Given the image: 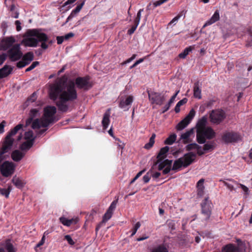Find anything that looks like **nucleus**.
<instances>
[{
    "mask_svg": "<svg viewBox=\"0 0 252 252\" xmlns=\"http://www.w3.org/2000/svg\"><path fill=\"white\" fill-rule=\"evenodd\" d=\"M35 138H33L30 140L26 141L23 142L20 146V149L22 151H28L29 150L33 145Z\"/></svg>",
    "mask_w": 252,
    "mask_h": 252,
    "instance_id": "25",
    "label": "nucleus"
},
{
    "mask_svg": "<svg viewBox=\"0 0 252 252\" xmlns=\"http://www.w3.org/2000/svg\"><path fill=\"white\" fill-rule=\"evenodd\" d=\"M148 97L152 104L161 105L165 100V97L159 93L147 91Z\"/></svg>",
    "mask_w": 252,
    "mask_h": 252,
    "instance_id": "12",
    "label": "nucleus"
},
{
    "mask_svg": "<svg viewBox=\"0 0 252 252\" xmlns=\"http://www.w3.org/2000/svg\"><path fill=\"white\" fill-rule=\"evenodd\" d=\"M222 252H245V250L242 247H236L233 244H229L224 246Z\"/></svg>",
    "mask_w": 252,
    "mask_h": 252,
    "instance_id": "16",
    "label": "nucleus"
},
{
    "mask_svg": "<svg viewBox=\"0 0 252 252\" xmlns=\"http://www.w3.org/2000/svg\"><path fill=\"white\" fill-rule=\"evenodd\" d=\"M39 64V62L37 61L34 62L32 63V64L26 69V71H30L34 68L38 64Z\"/></svg>",
    "mask_w": 252,
    "mask_h": 252,
    "instance_id": "54",
    "label": "nucleus"
},
{
    "mask_svg": "<svg viewBox=\"0 0 252 252\" xmlns=\"http://www.w3.org/2000/svg\"><path fill=\"white\" fill-rule=\"evenodd\" d=\"M38 112V110L37 109H32L31 110L30 116L32 118H34L37 115V114Z\"/></svg>",
    "mask_w": 252,
    "mask_h": 252,
    "instance_id": "63",
    "label": "nucleus"
},
{
    "mask_svg": "<svg viewBox=\"0 0 252 252\" xmlns=\"http://www.w3.org/2000/svg\"><path fill=\"white\" fill-rule=\"evenodd\" d=\"M11 190V187L10 186H8L7 189L0 188V194L2 196H4L6 198H8Z\"/></svg>",
    "mask_w": 252,
    "mask_h": 252,
    "instance_id": "38",
    "label": "nucleus"
},
{
    "mask_svg": "<svg viewBox=\"0 0 252 252\" xmlns=\"http://www.w3.org/2000/svg\"><path fill=\"white\" fill-rule=\"evenodd\" d=\"M50 98L55 100L59 97L56 105L60 111L65 112L68 109V101H73L77 98V93L74 81L69 80L67 83L60 80L52 84L50 89Z\"/></svg>",
    "mask_w": 252,
    "mask_h": 252,
    "instance_id": "1",
    "label": "nucleus"
},
{
    "mask_svg": "<svg viewBox=\"0 0 252 252\" xmlns=\"http://www.w3.org/2000/svg\"><path fill=\"white\" fill-rule=\"evenodd\" d=\"M12 182L17 188L19 189L23 188L25 184V183L23 180L16 176L13 177Z\"/></svg>",
    "mask_w": 252,
    "mask_h": 252,
    "instance_id": "29",
    "label": "nucleus"
},
{
    "mask_svg": "<svg viewBox=\"0 0 252 252\" xmlns=\"http://www.w3.org/2000/svg\"><path fill=\"white\" fill-rule=\"evenodd\" d=\"M1 28L2 29L3 33H5L6 32V29L8 27L7 23L5 21H3L1 23Z\"/></svg>",
    "mask_w": 252,
    "mask_h": 252,
    "instance_id": "61",
    "label": "nucleus"
},
{
    "mask_svg": "<svg viewBox=\"0 0 252 252\" xmlns=\"http://www.w3.org/2000/svg\"><path fill=\"white\" fill-rule=\"evenodd\" d=\"M15 42V39L12 36L5 37L1 40L0 43V48L3 50H6L10 47Z\"/></svg>",
    "mask_w": 252,
    "mask_h": 252,
    "instance_id": "15",
    "label": "nucleus"
},
{
    "mask_svg": "<svg viewBox=\"0 0 252 252\" xmlns=\"http://www.w3.org/2000/svg\"><path fill=\"white\" fill-rule=\"evenodd\" d=\"M172 163V160L165 159L164 160H161L160 162H158V159L156 162H155L153 166L152 167V169H154L158 166V170H162L166 165L171 166Z\"/></svg>",
    "mask_w": 252,
    "mask_h": 252,
    "instance_id": "17",
    "label": "nucleus"
},
{
    "mask_svg": "<svg viewBox=\"0 0 252 252\" xmlns=\"http://www.w3.org/2000/svg\"><path fill=\"white\" fill-rule=\"evenodd\" d=\"M23 43L26 46L36 47L38 43V40L34 37H29L23 39Z\"/></svg>",
    "mask_w": 252,
    "mask_h": 252,
    "instance_id": "21",
    "label": "nucleus"
},
{
    "mask_svg": "<svg viewBox=\"0 0 252 252\" xmlns=\"http://www.w3.org/2000/svg\"><path fill=\"white\" fill-rule=\"evenodd\" d=\"M220 19V13L219 10H216L213 16L209 19L208 21L206 22L204 25L203 26V28L205 27L211 25L215 22L218 21Z\"/></svg>",
    "mask_w": 252,
    "mask_h": 252,
    "instance_id": "19",
    "label": "nucleus"
},
{
    "mask_svg": "<svg viewBox=\"0 0 252 252\" xmlns=\"http://www.w3.org/2000/svg\"><path fill=\"white\" fill-rule=\"evenodd\" d=\"M48 234V233H47V232H45L44 233V235L43 236V237H42L41 238V240L40 241V242L36 245V247L35 248H38L39 247H40L41 246L43 245V244L45 242V234Z\"/></svg>",
    "mask_w": 252,
    "mask_h": 252,
    "instance_id": "58",
    "label": "nucleus"
},
{
    "mask_svg": "<svg viewBox=\"0 0 252 252\" xmlns=\"http://www.w3.org/2000/svg\"><path fill=\"white\" fill-rule=\"evenodd\" d=\"M117 202H118V200L113 201L111 203L110 206H109V207L107 210L113 213V211L115 209V208L116 207Z\"/></svg>",
    "mask_w": 252,
    "mask_h": 252,
    "instance_id": "47",
    "label": "nucleus"
},
{
    "mask_svg": "<svg viewBox=\"0 0 252 252\" xmlns=\"http://www.w3.org/2000/svg\"><path fill=\"white\" fill-rule=\"evenodd\" d=\"M109 117L110 115L107 113H105L103 115V119L102 121V125L103 127V128L105 129L108 127V125L109 124Z\"/></svg>",
    "mask_w": 252,
    "mask_h": 252,
    "instance_id": "35",
    "label": "nucleus"
},
{
    "mask_svg": "<svg viewBox=\"0 0 252 252\" xmlns=\"http://www.w3.org/2000/svg\"><path fill=\"white\" fill-rule=\"evenodd\" d=\"M215 132L211 127L196 131V140L199 144H204L207 139H212L215 136Z\"/></svg>",
    "mask_w": 252,
    "mask_h": 252,
    "instance_id": "4",
    "label": "nucleus"
},
{
    "mask_svg": "<svg viewBox=\"0 0 252 252\" xmlns=\"http://www.w3.org/2000/svg\"><path fill=\"white\" fill-rule=\"evenodd\" d=\"M141 226V223L140 222H137L135 225L134 226L133 229H132V232L131 234V236H133L136 233L137 230L139 228V227Z\"/></svg>",
    "mask_w": 252,
    "mask_h": 252,
    "instance_id": "50",
    "label": "nucleus"
},
{
    "mask_svg": "<svg viewBox=\"0 0 252 252\" xmlns=\"http://www.w3.org/2000/svg\"><path fill=\"white\" fill-rule=\"evenodd\" d=\"M133 102V96H128L125 100H121L119 103V107L124 109V111H127L129 109V106Z\"/></svg>",
    "mask_w": 252,
    "mask_h": 252,
    "instance_id": "18",
    "label": "nucleus"
},
{
    "mask_svg": "<svg viewBox=\"0 0 252 252\" xmlns=\"http://www.w3.org/2000/svg\"><path fill=\"white\" fill-rule=\"evenodd\" d=\"M188 101V99L187 98H184L182 100H180L176 105L174 110L176 113H179L180 111V107L186 104Z\"/></svg>",
    "mask_w": 252,
    "mask_h": 252,
    "instance_id": "37",
    "label": "nucleus"
},
{
    "mask_svg": "<svg viewBox=\"0 0 252 252\" xmlns=\"http://www.w3.org/2000/svg\"><path fill=\"white\" fill-rule=\"evenodd\" d=\"M150 252H169V251L164 245H159L153 248Z\"/></svg>",
    "mask_w": 252,
    "mask_h": 252,
    "instance_id": "33",
    "label": "nucleus"
},
{
    "mask_svg": "<svg viewBox=\"0 0 252 252\" xmlns=\"http://www.w3.org/2000/svg\"><path fill=\"white\" fill-rule=\"evenodd\" d=\"M156 135L155 133H153L151 137L150 138L149 141L148 143H146L144 148L146 149H150L151 148L154 143H155V139L156 138Z\"/></svg>",
    "mask_w": 252,
    "mask_h": 252,
    "instance_id": "36",
    "label": "nucleus"
},
{
    "mask_svg": "<svg viewBox=\"0 0 252 252\" xmlns=\"http://www.w3.org/2000/svg\"><path fill=\"white\" fill-rule=\"evenodd\" d=\"M9 59L11 61H16L20 59L23 56V53L21 51L20 46L16 44L13 46L7 52Z\"/></svg>",
    "mask_w": 252,
    "mask_h": 252,
    "instance_id": "11",
    "label": "nucleus"
},
{
    "mask_svg": "<svg viewBox=\"0 0 252 252\" xmlns=\"http://www.w3.org/2000/svg\"><path fill=\"white\" fill-rule=\"evenodd\" d=\"M90 78L88 76L78 77L75 80V86L78 89L88 91L92 88V85L90 81Z\"/></svg>",
    "mask_w": 252,
    "mask_h": 252,
    "instance_id": "9",
    "label": "nucleus"
},
{
    "mask_svg": "<svg viewBox=\"0 0 252 252\" xmlns=\"http://www.w3.org/2000/svg\"><path fill=\"white\" fill-rule=\"evenodd\" d=\"M37 98V94L36 92H34L29 97L28 99V102H34Z\"/></svg>",
    "mask_w": 252,
    "mask_h": 252,
    "instance_id": "52",
    "label": "nucleus"
},
{
    "mask_svg": "<svg viewBox=\"0 0 252 252\" xmlns=\"http://www.w3.org/2000/svg\"><path fill=\"white\" fill-rule=\"evenodd\" d=\"M29 35L35 36L36 37L38 42L47 41L48 37L47 35L43 32H42L40 30L37 29H33L28 32Z\"/></svg>",
    "mask_w": 252,
    "mask_h": 252,
    "instance_id": "14",
    "label": "nucleus"
},
{
    "mask_svg": "<svg viewBox=\"0 0 252 252\" xmlns=\"http://www.w3.org/2000/svg\"><path fill=\"white\" fill-rule=\"evenodd\" d=\"M25 153L22 152L19 150H16L13 151L11 153V158L15 161H19L21 160L25 156Z\"/></svg>",
    "mask_w": 252,
    "mask_h": 252,
    "instance_id": "20",
    "label": "nucleus"
},
{
    "mask_svg": "<svg viewBox=\"0 0 252 252\" xmlns=\"http://www.w3.org/2000/svg\"><path fill=\"white\" fill-rule=\"evenodd\" d=\"M27 65H28L27 63H26L23 59L17 63V66L18 68H22Z\"/></svg>",
    "mask_w": 252,
    "mask_h": 252,
    "instance_id": "60",
    "label": "nucleus"
},
{
    "mask_svg": "<svg viewBox=\"0 0 252 252\" xmlns=\"http://www.w3.org/2000/svg\"><path fill=\"white\" fill-rule=\"evenodd\" d=\"M207 121V118L206 116H203L200 119L196 125V131L207 128L208 126H206Z\"/></svg>",
    "mask_w": 252,
    "mask_h": 252,
    "instance_id": "23",
    "label": "nucleus"
},
{
    "mask_svg": "<svg viewBox=\"0 0 252 252\" xmlns=\"http://www.w3.org/2000/svg\"><path fill=\"white\" fill-rule=\"evenodd\" d=\"M15 166L12 162L5 161L0 164V171L3 176H10L14 172Z\"/></svg>",
    "mask_w": 252,
    "mask_h": 252,
    "instance_id": "10",
    "label": "nucleus"
},
{
    "mask_svg": "<svg viewBox=\"0 0 252 252\" xmlns=\"http://www.w3.org/2000/svg\"><path fill=\"white\" fill-rule=\"evenodd\" d=\"M214 148V145L213 143H207L204 145L203 150L204 151H208L212 150Z\"/></svg>",
    "mask_w": 252,
    "mask_h": 252,
    "instance_id": "46",
    "label": "nucleus"
},
{
    "mask_svg": "<svg viewBox=\"0 0 252 252\" xmlns=\"http://www.w3.org/2000/svg\"><path fill=\"white\" fill-rule=\"evenodd\" d=\"M172 104V103H170L168 101V103L162 108L161 113L163 114V113H165L166 111H167L169 109V108Z\"/></svg>",
    "mask_w": 252,
    "mask_h": 252,
    "instance_id": "57",
    "label": "nucleus"
},
{
    "mask_svg": "<svg viewBox=\"0 0 252 252\" xmlns=\"http://www.w3.org/2000/svg\"><path fill=\"white\" fill-rule=\"evenodd\" d=\"M145 171V169H144L142 171H140L135 176V177L130 181V184H133L139 177H140L142 174Z\"/></svg>",
    "mask_w": 252,
    "mask_h": 252,
    "instance_id": "53",
    "label": "nucleus"
},
{
    "mask_svg": "<svg viewBox=\"0 0 252 252\" xmlns=\"http://www.w3.org/2000/svg\"><path fill=\"white\" fill-rule=\"evenodd\" d=\"M220 182H222L224 185L226 186L229 190L231 191L233 190L234 189V186L232 184H229L222 179L220 180Z\"/></svg>",
    "mask_w": 252,
    "mask_h": 252,
    "instance_id": "55",
    "label": "nucleus"
},
{
    "mask_svg": "<svg viewBox=\"0 0 252 252\" xmlns=\"http://www.w3.org/2000/svg\"><path fill=\"white\" fill-rule=\"evenodd\" d=\"M12 70V68L8 65H4L0 69V77L1 78L7 77L9 75Z\"/></svg>",
    "mask_w": 252,
    "mask_h": 252,
    "instance_id": "24",
    "label": "nucleus"
},
{
    "mask_svg": "<svg viewBox=\"0 0 252 252\" xmlns=\"http://www.w3.org/2000/svg\"><path fill=\"white\" fill-rule=\"evenodd\" d=\"M201 213L204 215L205 220L209 219L211 214L213 205L208 197L205 198L201 204Z\"/></svg>",
    "mask_w": 252,
    "mask_h": 252,
    "instance_id": "8",
    "label": "nucleus"
},
{
    "mask_svg": "<svg viewBox=\"0 0 252 252\" xmlns=\"http://www.w3.org/2000/svg\"><path fill=\"white\" fill-rule=\"evenodd\" d=\"M85 3V1H83L82 3H81L80 4L78 5L74 9H73L70 14L69 15V16L67 17L66 21L65 22V23H67L70 20L72 19L75 15L78 13L82 9V7L83 6L84 4Z\"/></svg>",
    "mask_w": 252,
    "mask_h": 252,
    "instance_id": "22",
    "label": "nucleus"
},
{
    "mask_svg": "<svg viewBox=\"0 0 252 252\" xmlns=\"http://www.w3.org/2000/svg\"><path fill=\"white\" fill-rule=\"evenodd\" d=\"M187 150L188 151H190L193 149H197V154L199 156H201L204 154V152L201 150H200L199 149L201 148V146L198 145L195 143H191L189 144H188L186 146Z\"/></svg>",
    "mask_w": 252,
    "mask_h": 252,
    "instance_id": "26",
    "label": "nucleus"
},
{
    "mask_svg": "<svg viewBox=\"0 0 252 252\" xmlns=\"http://www.w3.org/2000/svg\"><path fill=\"white\" fill-rule=\"evenodd\" d=\"M33 53L29 52L23 56L22 59L29 64L33 60Z\"/></svg>",
    "mask_w": 252,
    "mask_h": 252,
    "instance_id": "34",
    "label": "nucleus"
},
{
    "mask_svg": "<svg viewBox=\"0 0 252 252\" xmlns=\"http://www.w3.org/2000/svg\"><path fill=\"white\" fill-rule=\"evenodd\" d=\"M43 119L42 118L40 120L38 119H35L32 122V127L33 129L39 128L41 127H46L48 126H43Z\"/></svg>",
    "mask_w": 252,
    "mask_h": 252,
    "instance_id": "31",
    "label": "nucleus"
},
{
    "mask_svg": "<svg viewBox=\"0 0 252 252\" xmlns=\"http://www.w3.org/2000/svg\"><path fill=\"white\" fill-rule=\"evenodd\" d=\"M167 224L169 228L171 230L175 229V222L173 220H168L167 221Z\"/></svg>",
    "mask_w": 252,
    "mask_h": 252,
    "instance_id": "49",
    "label": "nucleus"
},
{
    "mask_svg": "<svg viewBox=\"0 0 252 252\" xmlns=\"http://www.w3.org/2000/svg\"><path fill=\"white\" fill-rule=\"evenodd\" d=\"M57 112L55 106H48L44 108L43 114V126H48L54 121V117Z\"/></svg>",
    "mask_w": 252,
    "mask_h": 252,
    "instance_id": "5",
    "label": "nucleus"
},
{
    "mask_svg": "<svg viewBox=\"0 0 252 252\" xmlns=\"http://www.w3.org/2000/svg\"><path fill=\"white\" fill-rule=\"evenodd\" d=\"M154 169H152V167L151 168V169L150 170H152V173H151V176H152V177L154 179H157L158 178L160 175V172H156L155 173H154L153 170Z\"/></svg>",
    "mask_w": 252,
    "mask_h": 252,
    "instance_id": "64",
    "label": "nucleus"
},
{
    "mask_svg": "<svg viewBox=\"0 0 252 252\" xmlns=\"http://www.w3.org/2000/svg\"><path fill=\"white\" fill-rule=\"evenodd\" d=\"M195 112L192 109L188 114V115L182 120L176 126V129L178 130H181L185 128L190 122L191 120L195 116Z\"/></svg>",
    "mask_w": 252,
    "mask_h": 252,
    "instance_id": "13",
    "label": "nucleus"
},
{
    "mask_svg": "<svg viewBox=\"0 0 252 252\" xmlns=\"http://www.w3.org/2000/svg\"><path fill=\"white\" fill-rule=\"evenodd\" d=\"M169 150V148L168 146L163 147L160 150L157 156V158L158 159V162H160L161 160H163L165 158L166 154L168 152Z\"/></svg>",
    "mask_w": 252,
    "mask_h": 252,
    "instance_id": "27",
    "label": "nucleus"
},
{
    "mask_svg": "<svg viewBox=\"0 0 252 252\" xmlns=\"http://www.w3.org/2000/svg\"><path fill=\"white\" fill-rule=\"evenodd\" d=\"M143 11V9H140L137 13V16L136 18L134 20V23H136V24H139L141 17V12Z\"/></svg>",
    "mask_w": 252,
    "mask_h": 252,
    "instance_id": "48",
    "label": "nucleus"
},
{
    "mask_svg": "<svg viewBox=\"0 0 252 252\" xmlns=\"http://www.w3.org/2000/svg\"><path fill=\"white\" fill-rule=\"evenodd\" d=\"M112 214V212L107 210L103 217L102 220H103V222H106L108 220H109L111 218Z\"/></svg>",
    "mask_w": 252,
    "mask_h": 252,
    "instance_id": "45",
    "label": "nucleus"
},
{
    "mask_svg": "<svg viewBox=\"0 0 252 252\" xmlns=\"http://www.w3.org/2000/svg\"><path fill=\"white\" fill-rule=\"evenodd\" d=\"M194 133V129L191 128L188 130H187L186 132L183 133L181 136V138L184 140V143H187L189 142L188 139Z\"/></svg>",
    "mask_w": 252,
    "mask_h": 252,
    "instance_id": "30",
    "label": "nucleus"
},
{
    "mask_svg": "<svg viewBox=\"0 0 252 252\" xmlns=\"http://www.w3.org/2000/svg\"><path fill=\"white\" fill-rule=\"evenodd\" d=\"M168 0H158V1H156L153 3L154 6V7H156L158 6H159L161 4H162V3L166 2Z\"/></svg>",
    "mask_w": 252,
    "mask_h": 252,
    "instance_id": "62",
    "label": "nucleus"
},
{
    "mask_svg": "<svg viewBox=\"0 0 252 252\" xmlns=\"http://www.w3.org/2000/svg\"><path fill=\"white\" fill-rule=\"evenodd\" d=\"M227 180L232 182L234 184L237 185L239 188H241L243 190V191L244 192L245 194H246V195L249 194V189L246 186H245L244 185L239 184L237 182L234 181L232 179H227Z\"/></svg>",
    "mask_w": 252,
    "mask_h": 252,
    "instance_id": "39",
    "label": "nucleus"
},
{
    "mask_svg": "<svg viewBox=\"0 0 252 252\" xmlns=\"http://www.w3.org/2000/svg\"><path fill=\"white\" fill-rule=\"evenodd\" d=\"M23 127V125L22 124L17 125L8 133L5 137L2 143V147L0 148V164L8 157L5 154L8 152L12 148L14 141L13 136L16 135L19 130L22 129Z\"/></svg>",
    "mask_w": 252,
    "mask_h": 252,
    "instance_id": "2",
    "label": "nucleus"
},
{
    "mask_svg": "<svg viewBox=\"0 0 252 252\" xmlns=\"http://www.w3.org/2000/svg\"><path fill=\"white\" fill-rule=\"evenodd\" d=\"M151 173H152V170H150V171L148 172L147 174L143 176V180L145 183H147L148 182H149L150 177L149 174L150 173L151 174Z\"/></svg>",
    "mask_w": 252,
    "mask_h": 252,
    "instance_id": "56",
    "label": "nucleus"
},
{
    "mask_svg": "<svg viewBox=\"0 0 252 252\" xmlns=\"http://www.w3.org/2000/svg\"><path fill=\"white\" fill-rule=\"evenodd\" d=\"M64 239L66 240L69 244L71 245H73L74 244V242L71 238V236L69 235H66L64 236Z\"/></svg>",
    "mask_w": 252,
    "mask_h": 252,
    "instance_id": "59",
    "label": "nucleus"
},
{
    "mask_svg": "<svg viewBox=\"0 0 252 252\" xmlns=\"http://www.w3.org/2000/svg\"><path fill=\"white\" fill-rule=\"evenodd\" d=\"M210 121L215 124H220L225 118V113L221 109H216L211 111L210 114Z\"/></svg>",
    "mask_w": 252,
    "mask_h": 252,
    "instance_id": "7",
    "label": "nucleus"
},
{
    "mask_svg": "<svg viewBox=\"0 0 252 252\" xmlns=\"http://www.w3.org/2000/svg\"><path fill=\"white\" fill-rule=\"evenodd\" d=\"M195 157L196 155L192 152L185 154L183 157L180 158L174 161L172 170H177L182 167L188 166L194 161Z\"/></svg>",
    "mask_w": 252,
    "mask_h": 252,
    "instance_id": "3",
    "label": "nucleus"
},
{
    "mask_svg": "<svg viewBox=\"0 0 252 252\" xmlns=\"http://www.w3.org/2000/svg\"><path fill=\"white\" fill-rule=\"evenodd\" d=\"M60 220L63 224L67 226H70L74 221L73 219L68 220L64 217H61Z\"/></svg>",
    "mask_w": 252,
    "mask_h": 252,
    "instance_id": "40",
    "label": "nucleus"
},
{
    "mask_svg": "<svg viewBox=\"0 0 252 252\" xmlns=\"http://www.w3.org/2000/svg\"><path fill=\"white\" fill-rule=\"evenodd\" d=\"M7 252H15L13 246L10 242H7L5 246Z\"/></svg>",
    "mask_w": 252,
    "mask_h": 252,
    "instance_id": "44",
    "label": "nucleus"
},
{
    "mask_svg": "<svg viewBox=\"0 0 252 252\" xmlns=\"http://www.w3.org/2000/svg\"><path fill=\"white\" fill-rule=\"evenodd\" d=\"M177 136L175 134L170 135L164 141V143L167 145L172 144L176 140Z\"/></svg>",
    "mask_w": 252,
    "mask_h": 252,
    "instance_id": "41",
    "label": "nucleus"
},
{
    "mask_svg": "<svg viewBox=\"0 0 252 252\" xmlns=\"http://www.w3.org/2000/svg\"><path fill=\"white\" fill-rule=\"evenodd\" d=\"M193 95L195 98L200 99L201 98V90L200 88L199 83L196 82L193 87Z\"/></svg>",
    "mask_w": 252,
    "mask_h": 252,
    "instance_id": "28",
    "label": "nucleus"
},
{
    "mask_svg": "<svg viewBox=\"0 0 252 252\" xmlns=\"http://www.w3.org/2000/svg\"><path fill=\"white\" fill-rule=\"evenodd\" d=\"M222 140L226 144L236 143L241 140V136L237 132L226 131L223 133Z\"/></svg>",
    "mask_w": 252,
    "mask_h": 252,
    "instance_id": "6",
    "label": "nucleus"
},
{
    "mask_svg": "<svg viewBox=\"0 0 252 252\" xmlns=\"http://www.w3.org/2000/svg\"><path fill=\"white\" fill-rule=\"evenodd\" d=\"M204 182V179H201L199 180L197 183V193L198 195L200 196H202L204 192V186H203V183Z\"/></svg>",
    "mask_w": 252,
    "mask_h": 252,
    "instance_id": "32",
    "label": "nucleus"
},
{
    "mask_svg": "<svg viewBox=\"0 0 252 252\" xmlns=\"http://www.w3.org/2000/svg\"><path fill=\"white\" fill-rule=\"evenodd\" d=\"M33 138L35 139V137H33L32 131L29 130L25 133V139L27 140V141L30 140Z\"/></svg>",
    "mask_w": 252,
    "mask_h": 252,
    "instance_id": "43",
    "label": "nucleus"
},
{
    "mask_svg": "<svg viewBox=\"0 0 252 252\" xmlns=\"http://www.w3.org/2000/svg\"><path fill=\"white\" fill-rule=\"evenodd\" d=\"M192 51L191 47H189L186 48L183 52L181 53L179 55V58L181 59H185L187 56Z\"/></svg>",
    "mask_w": 252,
    "mask_h": 252,
    "instance_id": "42",
    "label": "nucleus"
},
{
    "mask_svg": "<svg viewBox=\"0 0 252 252\" xmlns=\"http://www.w3.org/2000/svg\"><path fill=\"white\" fill-rule=\"evenodd\" d=\"M138 25V24L134 23V25H133L131 27V28L127 31V34L129 35H131L132 34H133L135 31L136 30Z\"/></svg>",
    "mask_w": 252,
    "mask_h": 252,
    "instance_id": "51",
    "label": "nucleus"
}]
</instances>
